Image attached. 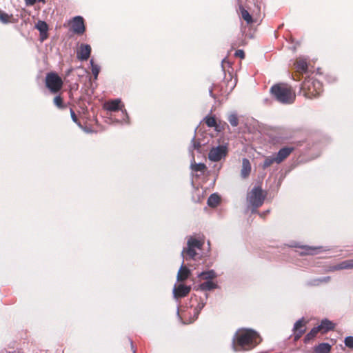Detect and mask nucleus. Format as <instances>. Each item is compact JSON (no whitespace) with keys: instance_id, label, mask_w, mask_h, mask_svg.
<instances>
[{"instance_id":"nucleus-32","label":"nucleus","mask_w":353,"mask_h":353,"mask_svg":"<svg viewBox=\"0 0 353 353\" xmlns=\"http://www.w3.org/2000/svg\"><path fill=\"white\" fill-rule=\"evenodd\" d=\"M12 17V15H9L7 13L3 12L0 10V21L3 23H8L10 21V18Z\"/></svg>"},{"instance_id":"nucleus-10","label":"nucleus","mask_w":353,"mask_h":353,"mask_svg":"<svg viewBox=\"0 0 353 353\" xmlns=\"http://www.w3.org/2000/svg\"><path fill=\"white\" fill-rule=\"evenodd\" d=\"M91 47L88 44H81L77 52V58L81 61H86L90 57Z\"/></svg>"},{"instance_id":"nucleus-11","label":"nucleus","mask_w":353,"mask_h":353,"mask_svg":"<svg viewBox=\"0 0 353 353\" xmlns=\"http://www.w3.org/2000/svg\"><path fill=\"white\" fill-rule=\"evenodd\" d=\"M294 339H299L305 331V325L303 322V318L298 320L294 325Z\"/></svg>"},{"instance_id":"nucleus-16","label":"nucleus","mask_w":353,"mask_h":353,"mask_svg":"<svg viewBox=\"0 0 353 353\" xmlns=\"http://www.w3.org/2000/svg\"><path fill=\"white\" fill-rule=\"evenodd\" d=\"M334 323L331 321L325 319L321 321V324L318 326V327H319L320 331L325 333L330 330H333L334 328Z\"/></svg>"},{"instance_id":"nucleus-9","label":"nucleus","mask_w":353,"mask_h":353,"mask_svg":"<svg viewBox=\"0 0 353 353\" xmlns=\"http://www.w3.org/2000/svg\"><path fill=\"white\" fill-rule=\"evenodd\" d=\"M190 287L183 284H179L178 286H174L173 289V296L175 299L185 296L190 291Z\"/></svg>"},{"instance_id":"nucleus-29","label":"nucleus","mask_w":353,"mask_h":353,"mask_svg":"<svg viewBox=\"0 0 353 353\" xmlns=\"http://www.w3.org/2000/svg\"><path fill=\"white\" fill-rule=\"evenodd\" d=\"M228 121L233 127H236L239 124L238 117L236 113H232L228 116Z\"/></svg>"},{"instance_id":"nucleus-12","label":"nucleus","mask_w":353,"mask_h":353,"mask_svg":"<svg viewBox=\"0 0 353 353\" xmlns=\"http://www.w3.org/2000/svg\"><path fill=\"white\" fill-rule=\"evenodd\" d=\"M353 268V259L343 261L330 268L331 271L350 270Z\"/></svg>"},{"instance_id":"nucleus-31","label":"nucleus","mask_w":353,"mask_h":353,"mask_svg":"<svg viewBox=\"0 0 353 353\" xmlns=\"http://www.w3.org/2000/svg\"><path fill=\"white\" fill-rule=\"evenodd\" d=\"M205 305V302L203 301V300H201V301H199L198 303V305L194 308V317H195V319H196L198 317L200 312L204 307Z\"/></svg>"},{"instance_id":"nucleus-2","label":"nucleus","mask_w":353,"mask_h":353,"mask_svg":"<svg viewBox=\"0 0 353 353\" xmlns=\"http://www.w3.org/2000/svg\"><path fill=\"white\" fill-rule=\"evenodd\" d=\"M270 92L274 98L282 104H292L296 99L294 91L286 84L274 85L270 89Z\"/></svg>"},{"instance_id":"nucleus-1","label":"nucleus","mask_w":353,"mask_h":353,"mask_svg":"<svg viewBox=\"0 0 353 353\" xmlns=\"http://www.w3.org/2000/svg\"><path fill=\"white\" fill-rule=\"evenodd\" d=\"M261 341L260 336L253 330H239L232 340L234 351L249 350L254 347Z\"/></svg>"},{"instance_id":"nucleus-27","label":"nucleus","mask_w":353,"mask_h":353,"mask_svg":"<svg viewBox=\"0 0 353 353\" xmlns=\"http://www.w3.org/2000/svg\"><path fill=\"white\" fill-rule=\"evenodd\" d=\"M320 331L319 327H313L309 333L307 334V335L305 337V341H308L313 338H314L316 335V334Z\"/></svg>"},{"instance_id":"nucleus-19","label":"nucleus","mask_w":353,"mask_h":353,"mask_svg":"<svg viewBox=\"0 0 353 353\" xmlns=\"http://www.w3.org/2000/svg\"><path fill=\"white\" fill-rule=\"evenodd\" d=\"M217 288V284L212 281H206L199 285V289L202 291H210Z\"/></svg>"},{"instance_id":"nucleus-34","label":"nucleus","mask_w":353,"mask_h":353,"mask_svg":"<svg viewBox=\"0 0 353 353\" xmlns=\"http://www.w3.org/2000/svg\"><path fill=\"white\" fill-rule=\"evenodd\" d=\"M54 103L56 106H57L59 108H63V99L60 96H56L54 98Z\"/></svg>"},{"instance_id":"nucleus-39","label":"nucleus","mask_w":353,"mask_h":353,"mask_svg":"<svg viewBox=\"0 0 353 353\" xmlns=\"http://www.w3.org/2000/svg\"><path fill=\"white\" fill-rule=\"evenodd\" d=\"M235 56L243 59L245 57V53L243 50H238L235 52Z\"/></svg>"},{"instance_id":"nucleus-28","label":"nucleus","mask_w":353,"mask_h":353,"mask_svg":"<svg viewBox=\"0 0 353 353\" xmlns=\"http://www.w3.org/2000/svg\"><path fill=\"white\" fill-rule=\"evenodd\" d=\"M90 63L92 67V72L94 75V79H97L99 73L100 72V66L95 64L93 61V59H91Z\"/></svg>"},{"instance_id":"nucleus-17","label":"nucleus","mask_w":353,"mask_h":353,"mask_svg":"<svg viewBox=\"0 0 353 353\" xmlns=\"http://www.w3.org/2000/svg\"><path fill=\"white\" fill-rule=\"evenodd\" d=\"M217 276V274L213 270L208 271H203L198 274V277L203 280L212 281L213 279Z\"/></svg>"},{"instance_id":"nucleus-30","label":"nucleus","mask_w":353,"mask_h":353,"mask_svg":"<svg viewBox=\"0 0 353 353\" xmlns=\"http://www.w3.org/2000/svg\"><path fill=\"white\" fill-rule=\"evenodd\" d=\"M204 120H205V123H206V125L208 127H210V128L216 127V121L214 117L207 116L205 117Z\"/></svg>"},{"instance_id":"nucleus-14","label":"nucleus","mask_w":353,"mask_h":353,"mask_svg":"<svg viewBox=\"0 0 353 353\" xmlns=\"http://www.w3.org/2000/svg\"><path fill=\"white\" fill-rule=\"evenodd\" d=\"M250 172H251L250 162L248 159L243 158L242 159V168L241 170V176L243 179H246L250 175Z\"/></svg>"},{"instance_id":"nucleus-4","label":"nucleus","mask_w":353,"mask_h":353,"mask_svg":"<svg viewBox=\"0 0 353 353\" xmlns=\"http://www.w3.org/2000/svg\"><path fill=\"white\" fill-rule=\"evenodd\" d=\"M265 194L260 187H254L248 194L247 200L250 205L254 207L252 212H256V208L263 205L265 200Z\"/></svg>"},{"instance_id":"nucleus-5","label":"nucleus","mask_w":353,"mask_h":353,"mask_svg":"<svg viewBox=\"0 0 353 353\" xmlns=\"http://www.w3.org/2000/svg\"><path fill=\"white\" fill-rule=\"evenodd\" d=\"M103 107L107 111L110 112L121 110L125 117L122 123H129V117L128 112L124 108V105L121 103V100L120 99H115L113 100L108 101L104 103Z\"/></svg>"},{"instance_id":"nucleus-26","label":"nucleus","mask_w":353,"mask_h":353,"mask_svg":"<svg viewBox=\"0 0 353 353\" xmlns=\"http://www.w3.org/2000/svg\"><path fill=\"white\" fill-rule=\"evenodd\" d=\"M240 9L243 19L247 22V23H252V18L248 11L245 10L243 7H241Z\"/></svg>"},{"instance_id":"nucleus-15","label":"nucleus","mask_w":353,"mask_h":353,"mask_svg":"<svg viewBox=\"0 0 353 353\" xmlns=\"http://www.w3.org/2000/svg\"><path fill=\"white\" fill-rule=\"evenodd\" d=\"M190 274V270L184 265V260L183 259V262L177 274V280L180 281H185L188 279Z\"/></svg>"},{"instance_id":"nucleus-42","label":"nucleus","mask_w":353,"mask_h":353,"mask_svg":"<svg viewBox=\"0 0 353 353\" xmlns=\"http://www.w3.org/2000/svg\"><path fill=\"white\" fill-rule=\"evenodd\" d=\"M268 212H269V210H267V211H265V212H263V213H259V215H260L261 217H263V216H264L265 214H267Z\"/></svg>"},{"instance_id":"nucleus-24","label":"nucleus","mask_w":353,"mask_h":353,"mask_svg":"<svg viewBox=\"0 0 353 353\" xmlns=\"http://www.w3.org/2000/svg\"><path fill=\"white\" fill-rule=\"evenodd\" d=\"M220 201V197L218 194L214 193L208 199V205L210 207H216Z\"/></svg>"},{"instance_id":"nucleus-22","label":"nucleus","mask_w":353,"mask_h":353,"mask_svg":"<svg viewBox=\"0 0 353 353\" xmlns=\"http://www.w3.org/2000/svg\"><path fill=\"white\" fill-rule=\"evenodd\" d=\"M273 163L279 164L274 154L270 156L265 157L264 162L262 165V168L263 169H266Z\"/></svg>"},{"instance_id":"nucleus-37","label":"nucleus","mask_w":353,"mask_h":353,"mask_svg":"<svg viewBox=\"0 0 353 353\" xmlns=\"http://www.w3.org/2000/svg\"><path fill=\"white\" fill-rule=\"evenodd\" d=\"M70 115H71V118H72V121H73L74 122H75L76 123H77V125H78L80 128H82L81 125L79 123H78V122H77V116H76V114H75L74 112L72 109H70Z\"/></svg>"},{"instance_id":"nucleus-38","label":"nucleus","mask_w":353,"mask_h":353,"mask_svg":"<svg viewBox=\"0 0 353 353\" xmlns=\"http://www.w3.org/2000/svg\"><path fill=\"white\" fill-rule=\"evenodd\" d=\"M200 148V143H196L194 141V137L192 139V145L190 148V150H192V149H199Z\"/></svg>"},{"instance_id":"nucleus-13","label":"nucleus","mask_w":353,"mask_h":353,"mask_svg":"<svg viewBox=\"0 0 353 353\" xmlns=\"http://www.w3.org/2000/svg\"><path fill=\"white\" fill-rule=\"evenodd\" d=\"M293 150V148L285 147L280 149L277 154H274L279 163H281L284 159H285Z\"/></svg>"},{"instance_id":"nucleus-8","label":"nucleus","mask_w":353,"mask_h":353,"mask_svg":"<svg viewBox=\"0 0 353 353\" xmlns=\"http://www.w3.org/2000/svg\"><path fill=\"white\" fill-rule=\"evenodd\" d=\"M72 31L74 33L81 34L85 32L83 19L81 16L74 17L72 22Z\"/></svg>"},{"instance_id":"nucleus-3","label":"nucleus","mask_w":353,"mask_h":353,"mask_svg":"<svg viewBox=\"0 0 353 353\" xmlns=\"http://www.w3.org/2000/svg\"><path fill=\"white\" fill-rule=\"evenodd\" d=\"M301 90L306 98L312 99L320 94L323 90V85L316 79H309L304 81Z\"/></svg>"},{"instance_id":"nucleus-36","label":"nucleus","mask_w":353,"mask_h":353,"mask_svg":"<svg viewBox=\"0 0 353 353\" xmlns=\"http://www.w3.org/2000/svg\"><path fill=\"white\" fill-rule=\"evenodd\" d=\"M303 248L305 249L304 253L306 254H316V250L318 249L317 248L307 246H305Z\"/></svg>"},{"instance_id":"nucleus-23","label":"nucleus","mask_w":353,"mask_h":353,"mask_svg":"<svg viewBox=\"0 0 353 353\" xmlns=\"http://www.w3.org/2000/svg\"><path fill=\"white\" fill-rule=\"evenodd\" d=\"M331 346L327 343H323L316 346L314 349L315 353H330Z\"/></svg>"},{"instance_id":"nucleus-41","label":"nucleus","mask_w":353,"mask_h":353,"mask_svg":"<svg viewBox=\"0 0 353 353\" xmlns=\"http://www.w3.org/2000/svg\"><path fill=\"white\" fill-rule=\"evenodd\" d=\"M330 280V276H325V277L321 278L319 281L321 282H328Z\"/></svg>"},{"instance_id":"nucleus-40","label":"nucleus","mask_w":353,"mask_h":353,"mask_svg":"<svg viewBox=\"0 0 353 353\" xmlns=\"http://www.w3.org/2000/svg\"><path fill=\"white\" fill-rule=\"evenodd\" d=\"M26 5L32 6L35 3L36 0H25Z\"/></svg>"},{"instance_id":"nucleus-45","label":"nucleus","mask_w":353,"mask_h":353,"mask_svg":"<svg viewBox=\"0 0 353 353\" xmlns=\"http://www.w3.org/2000/svg\"><path fill=\"white\" fill-rule=\"evenodd\" d=\"M85 132H88V129L85 130Z\"/></svg>"},{"instance_id":"nucleus-7","label":"nucleus","mask_w":353,"mask_h":353,"mask_svg":"<svg viewBox=\"0 0 353 353\" xmlns=\"http://www.w3.org/2000/svg\"><path fill=\"white\" fill-rule=\"evenodd\" d=\"M46 85L52 93H56L62 88L63 81L56 73L50 72L46 75Z\"/></svg>"},{"instance_id":"nucleus-20","label":"nucleus","mask_w":353,"mask_h":353,"mask_svg":"<svg viewBox=\"0 0 353 353\" xmlns=\"http://www.w3.org/2000/svg\"><path fill=\"white\" fill-rule=\"evenodd\" d=\"M203 245V241L194 239L192 236L189 237L187 241V245L191 246L196 250H201Z\"/></svg>"},{"instance_id":"nucleus-25","label":"nucleus","mask_w":353,"mask_h":353,"mask_svg":"<svg viewBox=\"0 0 353 353\" xmlns=\"http://www.w3.org/2000/svg\"><path fill=\"white\" fill-rule=\"evenodd\" d=\"M296 67L298 71L301 72H305L307 70V63L304 59H300L297 61Z\"/></svg>"},{"instance_id":"nucleus-44","label":"nucleus","mask_w":353,"mask_h":353,"mask_svg":"<svg viewBox=\"0 0 353 353\" xmlns=\"http://www.w3.org/2000/svg\"><path fill=\"white\" fill-rule=\"evenodd\" d=\"M210 93L211 95L212 94V90H210Z\"/></svg>"},{"instance_id":"nucleus-6","label":"nucleus","mask_w":353,"mask_h":353,"mask_svg":"<svg viewBox=\"0 0 353 353\" xmlns=\"http://www.w3.org/2000/svg\"><path fill=\"white\" fill-rule=\"evenodd\" d=\"M228 152V148L227 144L219 145L210 149L208 153V159L212 162H218L225 159Z\"/></svg>"},{"instance_id":"nucleus-35","label":"nucleus","mask_w":353,"mask_h":353,"mask_svg":"<svg viewBox=\"0 0 353 353\" xmlns=\"http://www.w3.org/2000/svg\"><path fill=\"white\" fill-rule=\"evenodd\" d=\"M344 343H345V346L353 349V336H347L345 339Z\"/></svg>"},{"instance_id":"nucleus-21","label":"nucleus","mask_w":353,"mask_h":353,"mask_svg":"<svg viewBox=\"0 0 353 353\" xmlns=\"http://www.w3.org/2000/svg\"><path fill=\"white\" fill-rule=\"evenodd\" d=\"M196 248H194L191 246H188L187 245V248H184L183 249V250L181 251V255L183 258V259L184 260V254L185 253H186V254L190 258V259H194V257L196 256V255L197 254L196 253Z\"/></svg>"},{"instance_id":"nucleus-43","label":"nucleus","mask_w":353,"mask_h":353,"mask_svg":"<svg viewBox=\"0 0 353 353\" xmlns=\"http://www.w3.org/2000/svg\"><path fill=\"white\" fill-rule=\"evenodd\" d=\"M38 1L40 2H43V3L45 2V0H38Z\"/></svg>"},{"instance_id":"nucleus-33","label":"nucleus","mask_w":353,"mask_h":353,"mask_svg":"<svg viewBox=\"0 0 353 353\" xmlns=\"http://www.w3.org/2000/svg\"><path fill=\"white\" fill-rule=\"evenodd\" d=\"M192 169L196 172H203L205 169V165L204 163H195L192 164Z\"/></svg>"},{"instance_id":"nucleus-18","label":"nucleus","mask_w":353,"mask_h":353,"mask_svg":"<svg viewBox=\"0 0 353 353\" xmlns=\"http://www.w3.org/2000/svg\"><path fill=\"white\" fill-rule=\"evenodd\" d=\"M36 28L40 32L41 40L43 41L46 38V33L48 30L47 23L43 21H39L36 25Z\"/></svg>"}]
</instances>
